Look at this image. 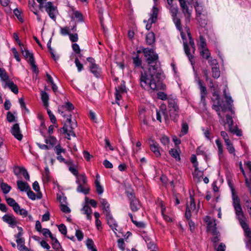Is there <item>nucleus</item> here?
<instances>
[{
  "label": "nucleus",
  "instance_id": "603ef678",
  "mask_svg": "<svg viewBox=\"0 0 251 251\" xmlns=\"http://www.w3.org/2000/svg\"><path fill=\"white\" fill-rule=\"evenodd\" d=\"M198 46L201 50L207 49L206 43L205 42V39L202 36H200V43Z\"/></svg>",
  "mask_w": 251,
  "mask_h": 251
},
{
  "label": "nucleus",
  "instance_id": "dca6fc26",
  "mask_svg": "<svg viewBox=\"0 0 251 251\" xmlns=\"http://www.w3.org/2000/svg\"><path fill=\"white\" fill-rule=\"evenodd\" d=\"M177 100L176 99L169 97L168 99V108L169 110L176 111V109H179L178 106L177 104Z\"/></svg>",
  "mask_w": 251,
  "mask_h": 251
},
{
  "label": "nucleus",
  "instance_id": "e2e57ef3",
  "mask_svg": "<svg viewBox=\"0 0 251 251\" xmlns=\"http://www.w3.org/2000/svg\"><path fill=\"white\" fill-rule=\"evenodd\" d=\"M5 199L7 204L12 207L17 203L13 198L6 197Z\"/></svg>",
  "mask_w": 251,
  "mask_h": 251
},
{
  "label": "nucleus",
  "instance_id": "a18cd8bd",
  "mask_svg": "<svg viewBox=\"0 0 251 251\" xmlns=\"http://www.w3.org/2000/svg\"><path fill=\"white\" fill-rule=\"evenodd\" d=\"M200 54L201 56H202V57L205 58L206 59H208L210 58L211 55L207 48L201 50L200 51Z\"/></svg>",
  "mask_w": 251,
  "mask_h": 251
},
{
  "label": "nucleus",
  "instance_id": "58836bf2",
  "mask_svg": "<svg viewBox=\"0 0 251 251\" xmlns=\"http://www.w3.org/2000/svg\"><path fill=\"white\" fill-rule=\"evenodd\" d=\"M54 151L56 155L59 154H65L67 152L66 150L63 148L60 144L57 145L54 148Z\"/></svg>",
  "mask_w": 251,
  "mask_h": 251
},
{
  "label": "nucleus",
  "instance_id": "1a4fd4ad",
  "mask_svg": "<svg viewBox=\"0 0 251 251\" xmlns=\"http://www.w3.org/2000/svg\"><path fill=\"white\" fill-rule=\"evenodd\" d=\"M149 144L150 150L152 151L157 157L161 156L160 147L157 142L152 139L149 140Z\"/></svg>",
  "mask_w": 251,
  "mask_h": 251
},
{
  "label": "nucleus",
  "instance_id": "6ab92c4d",
  "mask_svg": "<svg viewBox=\"0 0 251 251\" xmlns=\"http://www.w3.org/2000/svg\"><path fill=\"white\" fill-rule=\"evenodd\" d=\"M132 59L134 68H143L142 67V60L139 54H136L135 56L132 57Z\"/></svg>",
  "mask_w": 251,
  "mask_h": 251
},
{
  "label": "nucleus",
  "instance_id": "13d9d810",
  "mask_svg": "<svg viewBox=\"0 0 251 251\" xmlns=\"http://www.w3.org/2000/svg\"><path fill=\"white\" fill-rule=\"evenodd\" d=\"M165 210V207L163 205H161V213H162V216H163L164 219L167 222L172 221V220L171 218H170L169 216H168V215H166L164 214Z\"/></svg>",
  "mask_w": 251,
  "mask_h": 251
},
{
  "label": "nucleus",
  "instance_id": "bb28decb",
  "mask_svg": "<svg viewBox=\"0 0 251 251\" xmlns=\"http://www.w3.org/2000/svg\"><path fill=\"white\" fill-rule=\"evenodd\" d=\"M100 202L103 207V210L104 214L110 212V205L108 203L106 199H100Z\"/></svg>",
  "mask_w": 251,
  "mask_h": 251
},
{
  "label": "nucleus",
  "instance_id": "4d7b16f0",
  "mask_svg": "<svg viewBox=\"0 0 251 251\" xmlns=\"http://www.w3.org/2000/svg\"><path fill=\"white\" fill-rule=\"evenodd\" d=\"M190 209L191 210H194L196 209V204L195 203V200L192 195L190 196V205H188Z\"/></svg>",
  "mask_w": 251,
  "mask_h": 251
},
{
  "label": "nucleus",
  "instance_id": "ddd939ff",
  "mask_svg": "<svg viewBox=\"0 0 251 251\" xmlns=\"http://www.w3.org/2000/svg\"><path fill=\"white\" fill-rule=\"evenodd\" d=\"M105 214L108 225L111 227L113 231H114L115 229L117 230L116 227L117 226V224L113 218L110 212L106 213Z\"/></svg>",
  "mask_w": 251,
  "mask_h": 251
},
{
  "label": "nucleus",
  "instance_id": "4be33fe9",
  "mask_svg": "<svg viewBox=\"0 0 251 251\" xmlns=\"http://www.w3.org/2000/svg\"><path fill=\"white\" fill-rule=\"evenodd\" d=\"M17 184L18 188L21 191H27L29 189H30V186L27 182H25L21 180H18Z\"/></svg>",
  "mask_w": 251,
  "mask_h": 251
},
{
  "label": "nucleus",
  "instance_id": "774afa93",
  "mask_svg": "<svg viewBox=\"0 0 251 251\" xmlns=\"http://www.w3.org/2000/svg\"><path fill=\"white\" fill-rule=\"evenodd\" d=\"M245 181L247 187L248 188L250 193L251 194V176L250 178L246 177L245 178Z\"/></svg>",
  "mask_w": 251,
  "mask_h": 251
},
{
  "label": "nucleus",
  "instance_id": "3c124183",
  "mask_svg": "<svg viewBox=\"0 0 251 251\" xmlns=\"http://www.w3.org/2000/svg\"><path fill=\"white\" fill-rule=\"evenodd\" d=\"M170 154L176 160H180V156L178 151L174 149H171L169 151Z\"/></svg>",
  "mask_w": 251,
  "mask_h": 251
},
{
  "label": "nucleus",
  "instance_id": "6e6d98bb",
  "mask_svg": "<svg viewBox=\"0 0 251 251\" xmlns=\"http://www.w3.org/2000/svg\"><path fill=\"white\" fill-rule=\"evenodd\" d=\"M188 125L186 123H183L182 124V128L181 130V133L182 135H184L187 133L188 131Z\"/></svg>",
  "mask_w": 251,
  "mask_h": 251
},
{
  "label": "nucleus",
  "instance_id": "39448f33",
  "mask_svg": "<svg viewBox=\"0 0 251 251\" xmlns=\"http://www.w3.org/2000/svg\"><path fill=\"white\" fill-rule=\"evenodd\" d=\"M182 12L184 15L186 23L190 22V18L192 15V9H189L185 0H178Z\"/></svg>",
  "mask_w": 251,
  "mask_h": 251
},
{
  "label": "nucleus",
  "instance_id": "5fc2aeb1",
  "mask_svg": "<svg viewBox=\"0 0 251 251\" xmlns=\"http://www.w3.org/2000/svg\"><path fill=\"white\" fill-rule=\"evenodd\" d=\"M43 181L48 182L50 179V171L48 168H46L45 171L43 174Z\"/></svg>",
  "mask_w": 251,
  "mask_h": 251
},
{
  "label": "nucleus",
  "instance_id": "6e6552de",
  "mask_svg": "<svg viewBox=\"0 0 251 251\" xmlns=\"http://www.w3.org/2000/svg\"><path fill=\"white\" fill-rule=\"evenodd\" d=\"M115 98L116 103L119 105L120 104L119 101L121 99L122 95L126 92V87L125 85V82L124 81H122L121 85L119 86L118 87L115 88Z\"/></svg>",
  "mask_w": 251,
  "mask_h": 251
},
{
  "label": "nucleus",
  "instance_id": "f03ea898",
  "mask_svg": "<svg viewBox=\"0 0 251 251\" xmlns=\"http://www.w3.org/2000/svg\"><path fill=\"white\" fill-rule=\"evenodd\" d=\"M174 0H167L168 4L170 5L169 10L172 17L173 21L175 24L176 28L180 32L181 37L183 40L184 50L185 53L189 59L192 65L194 64L195 62L193 61V56L191 55L190 49L187 44L186 38L181 26L180 19L177 17L178 8L177 6L174 7L173 5Z\"/></svg>",
  "mask_w": 251,
  "mask_h": 251
},
{
  "label": "nucleus",
  "instance_id": "412c9836",
  "mask_svg": "<svg viewBox=\"0 0 251 251\" xmlns=\"http://www.w3.org/2000/svg\"><path fill=\"white\" fill-rule=\"evenodd\" d=\"M89 68L91 72L96 77H98L100 76V69L98 65L93 64L92 66H90Z\"/></svg>",
  "mask_w": 251,
  "mask_h": 251
},
{
  "label": "nucleus",
  "instance_id": "2eb2a0df",
  "mask_svg": "<svg viewBox=\"0 0 251 251\" xmlns=\"http://www.w3.org/2000/svg\"><path fill=\"white\" fill-rule=\"evenodd\" d=\"M36 3L34 0H29L28 1V7L30 10L33 12V13L37 16V19L38 21H41V16L38 14V11L37 7L35 6Z\"/></svg>",
  "mask_w": 251,
  "mask_h": 251
},
{
  "label": "nucleus",
  "instance_id": "c85d7f7f",
  "mask_svg": "<svg viewBox=\"0 0 251 251\" xmlns=\"http://www.w3.org/2000/svg\"><path fill=\"white\" fill-rule=\"evenodd\" d=\"M6 85L11 90L14 94H17L18 93V88L17 86L12 81H8L5 83Z\"/></svg>",
  "mask_w": 251,
  "mask_h": 251
},
{
  "label": "nucleus",
  "instance_id": "69168bd1",
  "mask_svg": "<svg viewBox=\"0 0 251 251\" xmlns=\"http://www.w3.org/2000/svg\"><path fill=\"white\" fill-rule=\"evenodd\" d=\"M75 236L76 237L77 240L80 241L83 239L84 235L81 230L77 229L75 231Z\"/></svg>",
  "mask_w": 251,
  "mask_h": 251
},
{
  "label": "nucleus",
  "instance_id": "f3484780",
  "mask_svg": "<svg viewBox=\"0 0 251 251\" xmlns=\"http://www.w3.org/2000/svg\"><path fill=\"white\" fill-rule=\"evenodd\" d=\"M203 175L202 171H200L198 168H195L193 173L194 180L196 183H199L201 181Z\"/></svg>",
  "mask_w": 251,
  "mask_h": 251
},
{
  "label": "nucleus",
  "instance_id": "a211bd4d",
  "mask_svg": "<svg viewBox=\"0 0 251 251\" xmlns=\"http://www.w3.org/2000/svg\"><path fill=\"white\" fill-rule=\"evenodd\" d=\"M141 207V204L137 199H133L130 201V208L132 212L137 211Z\"/></svg>",
  "mask_w": 251,
  "mask_h": 251
},
{
  "label": "nucleus",
  "instance_id": "2f4dec72",
  "mask_svg": "<svg viewBox=\"0 0 251 251\" xmlns=\"http://www.w3.org/2000/svg\"><path fill=\"white\" fill-rule=\"evenodd\" d=\"M179 109H176V111L169 110V114L171 118L174 121V122L176 123L178 121L179 117L178 114Z\"/></svg>",
  "mask_w": 251,
  "mask_h": 251
},
{
  "label": "nucleus",
  "instance_id": "a878e982",
  "mask_svg": "<svg viewBox=\"0 0 251 251\" xmlns=\"http://www.w3.org/2000/svg\"><path fill=\"white\" fill-rule=\"evenodd\" d=\"M83 213L86 215V217L88 220H91L92 219V210L91 207L87 204L85 205L82 209Z\"/></svg>",
  "mask_w": 251,
  "mask_h": 251
},
{
  "label": "nucleus",
  "instance_id": "8fccbe9b",
  "mask_svg": "<svg viewBox=\"0 0 251 251\" xmlns=\"http://www.w3.org/2000/svg\"><path fill=\"white\" fill-rule=\"evenodd\" d=\"M215 142L218 149V154L220 157L223 153V145L219 139H217Z\"/></svg>",
  "mask_w": 251,
  "mask_h": 251
},
{
  "label": "nucleus",
  "instance_id": "4c0bfd02",
  "mask_svg": "<svg viewBox=\"0 0 251 251\" xmlns=\"http://www.w3.org/2000/svg\"><path fill=\"white\" fill-rule=\"evenodd\" d=\"M77 191L78 192L82 193L84 194H87L89 192V188L86 187L85 185L83 186L84 184H77Z\"/></svg>",
  "mask_w": 251,
  "mask_h": 251
},
{
  "label": "nucleus",
  "instance_id": "b1692460",
  "mask_svg": "<svg viewBox=\"0 0 251 251\" xmlns=\"http://www.w3.org/2000/svg\"><path fill=\"white\" fill-rule=\"evenodd\" d=\"M64 108H65L68 112H70L72 110L74 109L75 107L72 103L67 102L62 105H59L58 107V110L62 111Z\"/></svg>",
  "mask_w": 251,
  "mask_h": 251
},
{
  "label": "nucleus",
  "instance_id": "9b49d317",
  "mask_svg": "<svg viewBox=\"0 0 251 251\" xmlns=\"http://www.w3.org/2000/svg\"><path fill=\"white\" fill-rule=\"evenodd\" d=\"M213 104L212 105V108L214 110H215L218 114V116L220 120H223L224 118L222 116L220 112V107L222 105V102H223L219 98H215V99L213 100Z\"/></svg>",
  "mask_w": 251,
  "mask_h": 251
},
{
  "label": "nucleus",
  "instance_id": "c03bdc74",
  "mask_svg": "<svg viewBox=\"0 0 251 251\" xmlns=\"http://www.w3.org/2000/svg\"><path fill=\"white\" fill-rule=\"evenodd\" d=\"M0 188L5 194H7L10 192L11 189V187L8 185L7 183L2 182L0 184Z\"/></svg>",
  "mask_w": 251,
  "mask_h": 251
},
{
  "label": "nucleus",
  "instance_id": "a19ab883",
  "mask_svg": "<svg viewBox=\"0 0 251 251\" xmlns=\"http://www.w3.org/2000/svg\"><path fill=\"white\" fill-rule=\"evenodd\" d=\"M41 99L44 103V105L45 106H48V101H49V95L48 93L44 91H42L41 92Z\"/></svg>",
  "mask_w": 251,
  "mask_h": 251
},
{
  "label": "nucleus",
  "instance_id": "ea45409f",
  "mask_svg": "<svg viewBox=\"0 0 251 251\" xmlns=\"http://www.w3.org/2000/svg\"><path fill=\"white\" fill-rule=\"evenodd\" d=\"M139 119L140 121L145 125L148 124V121L146 118L145 114V111L144 109L139 111Z\"/></svg>",
  "mask_w": 251,
  "mask_h": 251
},
{
  "label": "nucleus",
  "instance_id": "c756f323",
  "mask_svg": "<svg viewBox=\"0 0 251 251\" xmlns=\"http://www.w3.org/2000/svg\"><path fill=\"white\" fill-rule=\"evenodd\" d=\"M0 78L1 81L5 82L9 79V75L4 68H0Z\"/></svg>",
  "mask_w": 251,
  "mask_h": 251
},
{
  "label": "nucleus",
  "instance_id": "72a5a7b5",
  "mask_svg": "<svg viewBox=\"0 0 251 251\" xmlns=\"http://www.w3.org/2000/svg\"><path fill=\"white\" fill-rule=\"evenodd\" d=\"M155 42V36L153 32H150L146 35V42L149 45H151Z\"/></svg>",
  "mask_w": 251,
  "mask_h": 251
},
{
  "label": "nucleus",
  "instance_id": "09e8293b",
  "mask_svg": "<svg viewBox=\"0 0 251 251\" xmlns=\"http://www.w3.org/2000/svg\"><path fill=\"white\" fill-rule=\"evenodd\" d=\"M159 111L161 112V115H162L166 121L169 120V116L167 113V109L165 105H161L160 110Z\"/></svg>",
  "mask_w": 251,
  "mask_h": 251
},
{
  "label": "nucleus",
  "instance_id": "680f3d73",
  "mask_svg": "<svg viewBox=\"0 0 251 251\" xmlns=\"http://www.w3.org/2000/svg\"><path fill=\"white\" fill-rule=\"evenodd\" d=\"M59 231L63 235L67 234V228L64 224H61L58 226Z\"/></svg>",
  "mask_w": 251,
  "mask_h": 251
},
{
  "label": "nucleus",
  "instance_id": "f8f14e48",
  "mask_svg": "<svg viewBox=\"0 0 251 251\" xmlns=\"http://www.w3.org/2000/svg\"><path fill=\"white\" fill-rule=\"evenodd\" d=\"M11 134L17 140L21 141L23 138V135L22 134L18 124H15L12 127L11 129Z\"/></svg>",
  "mask_w": 251,
  "mask_h": 251
},
{
  "label": "nucleus",
  "instance_id": "c9c22d12",
  "mask_svg": "<svg viewBox=\"0 0 251 251\" xmlns=\"http://www.w3.org/2000/svg\"><path fill=\"white\" fill-rule=\"evenodd\" d=\"M212 77L217 79L220 76V71L218 66H213L211 67Z\"/></svg>",
  "mask_w": 251,
  "mask_h": 251
},
{
  "label": "nucleus",
  "instance_id": "338daca9",
  "mask_svg": "<svg viewBox=\"0 0 251 251\" xmlns=\"http://www.w3.org/2000/svg\"><path fill=\"white\" fill-rule=\"evenodd\" d=\"M157 98L161 100H168L167 95L163 92H159L157 93Z\"/></svg>",
  "mask_w": 251,
  "mask_h": 251
},
{
  "label": "nucleus",
  "instance_id": "20e7f679",
  "mask_svg": "<svg viewBox=\"0 0 251 251\" xmlns=\"http://www.w3.org/2000/svg\"><path fill=\"white\" fill-rule=\"evenodd\" d=\"M233 205L235 209L236 215L239 222H241V221H245V216L240 204V199L237 196H235L233 194Z\"/></svg>",
  "mask_w": 251,
  "mask_h": 251
},
{
  "label": "nucleus",
  "instance_id": "79ce46f5",
  "mask_svg": "<svg viewBox=\"0 0 251 251\" xmlns=\"http://www.w3.org/2000/svg\"><path fill=\"white\" fill-rule=\"evenodd\" d=\"M96 192L99 195H101L103 192V188L100 185V180H95V181Z\"/></svg>",
  "mask_w": 251,
  "mask_h": 251
},
{
  "label": "nucleus",
  "instance_id": "aec40b11",
  "mask_svg": "<svg viewBox=\"0 0 251 251\" xmlns=\"http://www.w3.org/2000/svg\"><path fill=\"white\" fill-rule=\"evenodd\" d=\"M239 223L244 229L245 235L251 239V230L246 221H241V222Z\"/></svg>",
  "mask_w": 251,
  "mask_h": 251
},
{
  "label": "nucleus",
  "instance_id": "864d4df0",
  "mask_svg": "<svg viewBox=\"0 0 251 251\" xmlns=\"http://www.w3.org/2000/svg\"><path fill=\"white\" fill-rule=\"evenodd\" d=\"M25 168L23 167H19L18 166H15L13 169V172L15 175L18 176L22 174L23 170Z\"/></svg>",
  "mask_w": 251,
  "mask_h": 251
},
{
  "label": "nucleus",
  "instance_id": "7ed1b4c3",
  "mask_svg": "<svg viewBox=\"0 0 251 251\" xmlns=\"http://www.w3.org/2000/svg\"><path fill=\"white\" fill-rule=\"evenodd\" d=\"M71 115L67 118L66 123L63 127L60 128V131L64 134H66L68 136L67 138L68 140L71 139V136L75 137V134L73 129L77 126V123L75 120L72 121Z\"/></svg>",
  "mask_w": 251,
  "mask_h": 251
},
{
  "label": "nucleus",
  "instance_id": "cd10ccee",
  "mask_svg": "<svg viewBox=\"0 0 251 251\" xmlns=\"http://www.w3.org/2000/svg\"><path fill=\"white\" fill-rule=\"evenodd\" d=\"M198 84L200 90V94L201 95H207V92L206 87L204 85L203 81L202 80L198 79Z\"/></svg>",
  "mask_w": 251,
  "mask_h": 251
},
{
  "label": "nucleus",
  "instance_id": "f704fd0d",
  "mask_svg": "<svg viewBox=\"0 0 251 251\" xmlns=\"http://www.w3.org/2000/svg\"><path fill=\"white\" fill-rule=\"evenodd\" d=\"M76 183L77 184H84L86 185L87 183V178L85 174L79 175L77 176Z\"/></svg>",
  "mask_w": 251,
  "mask_h": 251
},
{
  "label": "nucleus",
  "instance_id": "0eeeda50",
  "mask_svg": "<svg viewBox=\"0 0 251 251\" xmlns=\"http://www.w3.org/2000/svg\"><path fill=\"white\" fill-rule=\"evenodd\" d=\"M158 13V9L157 8L156 5H154L152 7L151 13H150V17L148 19V23L146 25V29L147 30H150L151 27V25L156 22Z\"/></svg>",
  "mask_w": 251,
  "mask_h": 251
},
{
  "label": "nucleus",
  "instance_id": "e433bc0d",
  "mask_svg": "<svg viewBox=\"0 0 251 251\" xmlns=\"http://www.w3.org/2000/svg\"><path fill=\"white\" fill-rule=\"evenodd\" d=\"M86 245L88 250H91V251H97L92 239L88 238L86 241Z\"/></svg>",
  "mask_w": 251,
  "mask_h": 251
},
{
  "label": "nucleus",
  "instance_id": "052dcab7",
  "mask_svg": "<svg viewBox=\"0 0 251 251\" xmlns=\"http://www.w3.org/2000/svg\"><path fill=\"white\" fill-rule=\"evenodd\" d=\"M160 141L162 144H163L164 146L167 145L170 143V139L169 138L166 136H163L160 139Z\"/></svg>",
  "mask_w": 251,
  "mask_h": 251
},
{
  "label": "nucleus",
  "instance_id": "f257e3e1",
  "mask_svg": "<svg viewBox=\"0 0 251 251\" xmlns=\"http://www.w3.org/2000/svg\"><path fill=\"white\" fill-rule=\"evenodd\" d=\"M142 52L146 58L149 68L148 71L141 72V86L144 89H150L152 91L163 89L160 78L162 71L158 60V55L153 49L143 48Z\"/></svg>",
  "mask_w": 251,
  "mask_h": 251
},
{
  "label": "nucleus",
  "instance_id": "393cba45",
  "mask_svg": "<svg viewBox=\"0 0 251 251\" xmlns=\"http://www.w3.org/2000/svg\"><path fill=\"white\" fill-rule=\"evenodd\" d=\"M56 159L60 162H63L67 165H74V162L72 159L70 158L68 160H66L65 158H63L61 154H59V155H57Z\"/></svg>",
  "mask_w": 251,
  "mask_h": 251
},
{
  "label": "nucleus",
  "instance_id": "4468645a",
  "mask_svg": "<svg viewBox=\"0 0 251 251\" xmlns=\"http://www.w3.org/2000/svg\"><path fill=\"white\" fill-rule=\"evenodd\" d=\"M2 220L4 222L9 224L12 227H14L17 224L15 217L12 215L8 214L4 215L2 217Z\"/></svg>",
  "mask_w": 251,
  "mask_h": 251
},
{
  "label": "nucleus",
  "instance_id": "9d476101",
  "mask_svg": "<svg viewBox=\"0 0 251 251\" xmlns=\"http://www.w3.org/2000/svg\"><path fill=\"white\" fill-rule=\"evenodd\" d=\"M44 7L50 17L54 21H55V14L57 12L56 7L53 6L52 2L50 1L47 2Z\"/></svg>",
  "mask_w": 251,
  "mask_h": 251
},
{
  "label": "nucleus",
  "instance_id": "473e14b6",
  "mask_svg": "<svg viewBox=\"0 0 251 251\" xmlns=\"http://www.w3.org/2000/svg\"><path fill=\"white\" fill-rule=\"evenodd\" d=\"M194 7L196 11V17L201 16L203 12V6L198 1L195 2Z\"/></svg>",
  "mask_w": 251,
  "mask_h": 251
},
{
  "label": "nucleus",
  "instance_id": "de8ad7c7",
  "mask_svg": "<svg viewBox=\"0 0 251 251\" xmlns=\"http://www.w3.org/2000/svg\"><path fill=\"white\" fill-rule=\"evenodd\" d=\"M30 58H31L30 62H29L28 63L30 64V65L32 67L33 72L34 73H35V74H38L39 72V70H38L37 66L35 64V61L34 58H32V56Z\"/></svg>",
  "mask_w": 251,
  "mask_h": 251
},
{
  "label": "nucleus",
  "instance_id": "7c9ffc66",
  "mask_svg": "<svg viewBox=\"0 0 251 251\" xmlns=\"http://www.w3.org/2000/svg\"><path fill=\"white\" fill-rule=\"evenodd\" d=\"M226 146V149L230 154H233L234 156L235 155V150L232 145V144L231 143V141L230 140H226V143H225Z\"/></svg>",
  "mask_w": 251,
  "mask_h": 251
},
{
  "label": "nucleus",
  "instance_id": "49530a36",
  "mask_svg": "<svg viewBox=\"0 0 251 251\" xmlns=\"http://www.w3.org/2000/svg\"><path fill=\"white\" fill-rule=\"evenodd\" d=\"M57 140L55 137L54 136H50L49 138L46 139L45 140V143L47 144H50L52 147L55 145L56 143Z\"/></svg>",
  "mask_w": 251,
  "mask_h": 251
},
{
  "label": "nucleus",
  "instance_id": "37998d69",
  "mask_svg": "<svg viewBox=\"0 0 251 251\" xmlns=\"http://www.w3.org/2000/svg\"><path fill=\"white\" fill-rule=\"evenodd\" d=\"M22 54L26 59H28V62H30V57H31V56L32 58H34L33 54L30 52L29 51L26 49H25V50H22Z\"/></svg>",
  "mask_w": 251,
  "mask_h": 251
},
{
  "label": "nucleus",
  "instance_id": "5701e85b",
  "mask_svg": "<svg viewBox=\"0 0 251 251\" xmlns=\"http://www.w3.org/2000/svg\"><path fill=\"white\" fill-rule=\"evenodd\" d=\"M197 20L201 27H205L207 24L208 20L207 17L204 14L201 16L196 17Z\"/></svg>",
  "mask_w": 251,
  "mask_h": 251
},
{
  "label": "nucleus",
  "instance_id": "0e129e2a",
  "mask_svg": "<svg viewBox=\"0 0 251 251\" xmlns=\"http://www.w3.org/2000/svg\"><path fill=\"white\" fill-rule=\"evenodd\" d=\"M26 193H27V195L28 196V197L32 200H35L36 199V195H35V194L31 190V189H29L27 191H26Z\"/></svg>",
  "mask_w": 251,
  "mask_h": 251
},
{
  "label": "nucleus",
  "instance_id": "423d86ee",
  "mask_svg": "<svg viewBox=\"0 0 251 251\" xmlns=\"http://www.w3.org/2000/svg\"><path fill=\"white\" fill-rule=\"evenodd\" d=\"M226 123L228 125L229 131L238 136L242 135L241 130L239 129L237 125L234 126L232 117L228 115H226Z\"/></svg>",
  "mask_w": 251,
  "mask_h": 251
},
{
  "label": "nucleus",
  "instance_id": "bf43d9fd",
  "mask_svg": "<svg viewBox=\"0 0 251 251\" xmlns=\"http://www.w3.org/2000/svg\"><path fill=\"white\" fill-rule=\"evenodd\" d=\"M47 113L51 123L53 124H55L56 122V119L55 116L51 112V110L48 108H47Z\"/></svg>",
  "mask_w": 251,
  "mask_h": 251
}]
</instances>
